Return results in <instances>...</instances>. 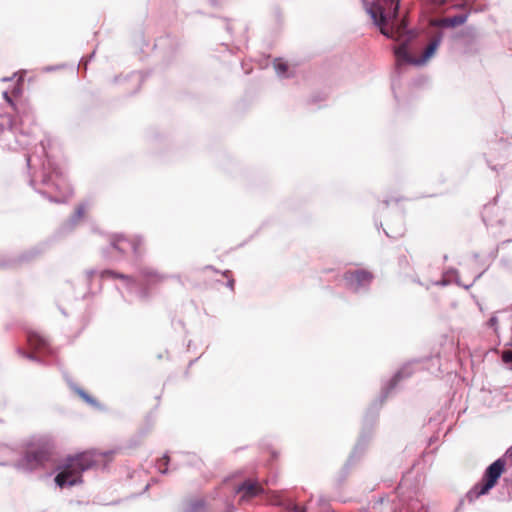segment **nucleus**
<instances>
[{
	"mask_svg": "<svg viewBox=\"0 0 512 512\" xmlns=\"http://www.w3.org/2000/svg\"><path fill=\"white\" fill-rule=\"evenodd\" d=\"M400 0H374L369 7L368 12L374 20L375 24L380 27L382 34L402 42L395 48V56L397 63H407L415 66L426 64L436 53L440 41L433 39L427 45L420 57L412 56L407 48L406 43L410 41L415 34L407 30L405 18L399 19L398 9Z\"/></svg>",
	"mask_w": 512,
	"mask_h": 512,
	"instance_id": "1",
	"label": "nucleus"
},
{
	"mask_svg": "<svg viewBox=\"0 0 512 512\" xmlns=\"http://www.w3.org/2000/svg\"><path fill=\"white\" fill-rule=\"evenodd\" d=\"M113 456V451L99 452L91 450L68 458L61 471L55 477V482L59 487H64L65 485L73 486L81 483L82 472L112 460Z\"/></svg>",
	"mask_w": 512,
	"mask_h": 512,
	"instance_id": "2",
	"label": "nucleus"
},
{
	"mask_svg": "<svg viewBox=\"0 0 512 512\" xmlns=\"http://www.w3.org/2000/svg\"><path fill=\"white\" fill-rule=\"evenodd\" d=\"M53 450L54 445L49 439L32 441L26 446L19 466L28 471L43 467L52 459Z\"/></svg>",
	"mask_w": 512,
	"mask_h": 512,
	"instance_id": "3",
	"label": "nucleus"
},
{
	"mask_svg": "<svg viewBox=\"0 0 512 512\" xmlns=\"http://www.w3.org/2000/svg\"><path fill=\"white\" fill-rule=\"evenodd\" d=\"M42 182L55 193L56 202H65L73 194V189L67 177L57 165L48 163Z\"/></svg>",
	"mask_w": 512,
	"mask_h": 512,
	"instance_id": "4",
	"label": "nucleus"
},
{
	"mask_svg": "<svg viewBox=\"0 0 512 512\" xmlns=\"http://www.w3.org/2000/svg\"><path fill=\"white\" fill-rule=\"evenodd\" d=\"M506 462L503 458L497 459L485 471L482 481L477 483L467 494L470 501L487 494L498 482L505 470Z\"/></svg>",
	"mask_w": 512,
	"mask_h": 512,
	"instance_id": "5",
	"label": "nucleus"
},
{
	"mask_svg": "<svg viewBox=\"0 0 512 512\" xmlns=\"http://www.w3.org/2000/svg\"><path fill=\"white\" fill-rule=\"evenodd\" d=\"M373 278V274L365 269L349 270L343 275L346 286L353 291L368 286Z\"/></svg>",
	"mask_w": 512,
	"mask_h": 512,
	"instance_id": "6",
	"label": "nucleus"
},
{
	"mask_svg": "<svg viewBox=\"0 0 512 512\" xmlns=\"http://www.w3.org/2000/svg\"><path fill=\"white\" fill-rule=\"evenodd\" d=\"M264 491L262 485L257 481L246 480L237 489V493L241 494V501H249L254 497L262 494Z\"/></svg>",
	"mask_w": 512,
	"mask_h": 512,
	"instance_id": "7",
	"label": "nucleus"
},
{
	"mask_svg": "<svg viewBox=\"0 0 512 512\" xmlns=\"http://www.w3.org/2000/svg\"><path fill=\"white\" fill-rule=\"evenodd\" d=\"M140 275L143 278L145 284L147 285H153L162 282L165 277L161 275L159 272L152 268H142L140 270Z\"/></svg>",
	"mask_w": 512,
	"mask_h": 512,
	"instance_id": "8",
	"label": "nucleus"
},
{
	"mask_svg": "<svg viewBox=\"0 0 512 512\" xmlns=\"http://www.w3.org/2000/svg\"><path fill=\"white\" fill-rule=\"evenodd\" d=\"M130 241L131 237L128 238L121 234L113 235L111 237V245L121 253H126L128 250H130Z\"/></svg>",
	"mask_w": 512,
	"mask_h": 512,
	"instance_id": "9",
	"label": "nucleus"
},
{
	"mask_svg": "<svg viewBox=\"0 0 512 512\" xmlns=\"http://www.w3.org/2000/svg\"><path fill=\"white\" fill-rule=\"evenodd\" d=\"M28 343L35 350L41 351L47 346V341L37 333H30L28 335Z\"/></svg>",
	"mask_w": 512,
	"mask_h": 512,
	"instance_id": "10",
	"label": "nucleus"
},
{
	"mask_svg": "<svg viewBox=\"0 0 512 512\" xmlns=\"http://www.w3.org/2000/svg\"><path fill=\"white\" fill-rule=\"evenodd\" d=\"M467 20L466 15H456L453 17H447L442 20V24L447 27H457L464 24Z\"/></svg>",
	"mask_w": 512,
	"mask_h": 512,
	"instance_id": "11",
	"label": "nucleus"
},
{
	"mask_svg": "<svg viewBox=\"0 0 512 512\" xmlns=\"http://www.w3.org/2000/svg\"><path fill=\"white\" fill-rule=\"evenodd\" d=\"M129 246L135 255H140L143 251V241L139 237H131Z\"/></svg>",
	"mask_w": 512,
	"mask_h": 512,
	"instance_id": "12",
	"label": "nucleus"
},
{
	"mask_svg": "<svg viewBox=\"0 0 512 512\" xmlns=\"http://www.w3.org/2000/svg\"><path fill=\"white\" fill-rule=\"evenodd\" d=\"M102 277L103 278L104 277L119 278V279L126 280L129 283H135V280L131 276H128V275H125V274H120V273L114 272L112 270L103 271L102 272Z\"/></svg>",
	"mask_w": 512,
	"mask_h": 512,
	"instance_id": "13",
	"label": "nucleus"
},
{
	"mask_svg": "<svg viewBox=\"0 0 512 512\" xmlns=\"http://www.w3.org/2000/svg\"><path fill=\"white\" fill-rule=\"evenodd\" d=\"M274 68L276 69L277 73L284 74L287 71L288 66H287L286 63H284L281 60L277 59L274 62Z\"/></svg>",
	"mask_w": 512,
	"mask_h": 512,
	"instance_id": "14",
	"label": "nucleus"
},
{
	"mask_svg": "<svg viewBox=\"0 0 512 512\" xmlns=\"http://www.w3.org/2000/svg\"><path fill=\"white\" fill-rule=\"evenodd\" d=\"M502 360L505 363H512V349H508L503 351L502 353Z\"/></svg>",
	"mask_w": 512,
	"mask_h": 512,
	"instance_id": "15",
	"label": "nucleus"
},
{
	"mask_svg": "<svg viewBox=\"0 0 512 512\" xmlns=\"http://www.w3.org/2000/svg\"><path fill=\"white\" fill-rule=\"evenodd\" d=\"M427 4H431L434 6H440L445 4L448 0H423Z\"/></svg>",
	"mask_w": 512,
	"mask_h": 512,
	"instance_id": "16",
	"label": "nucleus"
},
{
	"mask_svg": "<svg viewBox=\"0 0 512 512\" xmlns=\"http://www.w3.org/2000/svg\"><path fill=\"white\" fill-rule=\"evenodd\" d=\"M293 512H306L305 507L294 505L292 508Z\"/></svg>",
	"mask_w": 512,
	"mask_h": 512,
	"instance_id": "17",
	"label": "nucleus"
},
{
	"mask_svg": "<svg viewBox=\"0 0 512 512\" xmlns=\"http://www.w3.org/2000/svg\"><path fill=\"white\" fill-rule=\"evenodd\" d=\"M76 212L79 214V215H83L84 212H85V207L83 205L81 206H78L77 209H76Z\"/></svg>",
	"mask_w": 512,
	"mask_h": 512,
	"instance_id": "18",
	"label": "nucleus"
},
{
	"mask_svg": "<svg viewBox=\"0 0 512 512\" xmlns=\"http://www.w3.org/2000/svg\"><path fill=\"white\" fill-rule=\"evenodd\" d=\"M497 324V318L496 317H492L490 320H489V325L490 326H495Z\"/></svg>",
	"mask_w": 512,
	"mask_h": 512,
	"instance_id": "19",
	"label": "nucleus"
},
{
	"mask_svg": "<svg viewBox=\"0 0 512 512\" xmlns=\"http://www.w3.org/2000/svg\"><path fill=\"white\" fill-rule=\"evenodd\" d=\"M234 284H235V280L234 279H229L228 280V286L233 290L234 289Z\"/></svg>",
	"mask_w": 512,
	"mask_h": 512,
	"instance_id": "20",
	"label": "nucleus"
},
{
	"mask_svg": "<svg viewBox=\"0 0 512 512\" xmlns=\"http://www.w3.org/2000/svg\"><path fill=\"white\" fill-rule=\"evenodd\" d=\"M505 456L507 458H512V446L507 450Z\"/></svg>",
	"mask_w": 512,
	"mask_h": 512,
	"instance_id": "21",
	"label": "nucleus"
},
{
	"mask_svg": "<svg viewBox=\"0 0 512 512\" xmlns=\"http://www.w3.org/2000/svg\"><path fill=\"white\" fill-rule=\"evenodd\" d=\"M4 96H5V98L7 99V101H8L11 105H13L12 100L10 99V97L8 96V94H7V93H5V94H4Z\"/></svg>",
	"mask_w": 512,
	"mask_h": 512,
	"instance_id": "22",
	"label": "nucleus"
},
{
	"mask_svg": "<svg viewBox=\"0 0 512 512\" xmlns=\"http://www.w3.org/2000/svg\"><path fill=\"white\" fill-rule=\"evenodd\" d=\"M79 394L84 398V399H88L87 395L83 392V391H80Z\"/></svg>",
	"mask_w": 512,
	"mask_h": 512,
	"instance_id": "23",
	"label": "nucleus"
},
{
	"mask_svg": "<svg viewBox=\"0 0 512 512\" xmlns=\"http://www.w3.org/2000/svg\"><path fill=\"white\" fill-rule=\"evenodd\" d=\"M229 274H230V271H226V272L224 273V276H225V277H228V275H229Z\"/></svg>",
	"mask_w": 512,
	"mask_h": 512,
	"instance_id": "24",
	"label": "nucleus"
}]
</instances>
